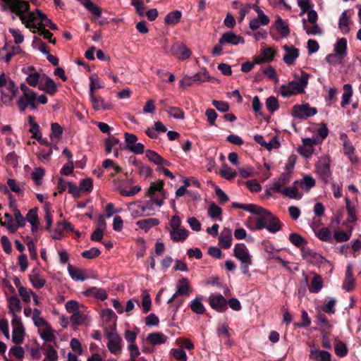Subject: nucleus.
Masks as SVG:
<instances>
[{"label": "nucleus", "mask_w": 361, "mask_h": 361, "mask_svg": "<svg viewBox=\"0 0 361 361\" xmlns=\"http://www.w3.org/2000/svg\"><path fill=\"white\" fill-rule=\"evenodd\" d=\"M4 2L3 9H10L12 13H16L20 17V20L25 25L27 28H33L32 31L35 32L37 28L34 21L36 20V16L34 13L29 12L27 16L23 13L27 11L30 8V5L27 1L22 0H1Z\"/></svg>", "instance_id": "1"}, {"label": "nucleus", "mask_w": 361, "mask_h": 361, "mask_svg": "<svg viewBox=\"0 0 361 361\" xmlns=\"http://www.w3.org/2000/svg\"><path fill=\"white\" fill-rule=\"evenodd\" d=\"M300 76L294 74L295 80L288 82V85H282L280 92L283 97L290 96L304 92L305 87L307 85L310 74L301 71Z\"/></svg>", "instance_id": "2"}, {"label": "nucleus", "mask_w": 361, "mask_h": 361, "mask_svg": "<svg viewBox=\"0 0 361 361\" xmlns=\"http://www.w3.org/2000/svg\"><path fill=\"white\" fill-rule=\"evenodd\" d=\"M156 204L159 207H161L164 204L163 200H159L154 197H151L150 200L145 203L142 202H136L130 203L128 205V209L130 214L134 217L147 216H149L151 213L149 211L152 210V204Z\"/></svg>", "instance_id": "3"}, {"label": "nucleus", "mask_w": 361, "mask_h": 361, "mask_svg": "<svg viewBox=\"0 0 361 361\" xmlns=\"http://www.w3.org/2000/svg\"><path fill=\"white\" fill-rule=\"evenodd\" d=\"M233 255L241 262L243 273L248 274L249 266L252 264V258L245 245L243 243L236 244L234 247Z\"/></svg>", "instance_id": "4"}, {"label": "nucleus", "mask_w": 361, "mask_h": 361, "mask_svg": "<svg viewBox=\"0 0 361 361\" xmlns=\"http://www.w3.org/2000/svg\"><path fill=\"white\" fill-rule=\"evenodd\" d=\"M253 212L252 214H255L257 215L255 221V227L256 230H262L264 228H267V224H268V221L269 220V216L267 213H271L269 210L264 209L263 207L258 206L256 204V208L253 209Z\"/></svg>", "instance_id": "5"}, {"label": "nucleus", "mask_w": 361, "mask_h": 361, "mask_svg": "<svg viewBox=\"0 0 361 361\" xmlns=\"http://www.w3.org/2000/svg\"><path fill=\"white\" fill-rule=\"evenodd\" d=\"M316 171L319 178L327 183L331 176L329 160L326 157H322L316 164Z\"/></svg>", "instance_id": "6"}, {"label": "nucleus", "mask_w": 361, "mask_h": 361, "mask_svg": "<svg viewBox=\"0 0 361 361\" xmlns=\"http://www.w3.org/2000/svg\"><path fill=\"white\" fill-rule=\"evenodd\" d=\"M317 114V109L315 107L310 106L308 104L295 105L292 111L293 116L299 118H306Z\"/></svg>", "instance_id": "7"}, {"label": "nucleus", "mask_w": 361, "mask_h": 361, "mask_svg": "<svg viewBox=\"0 0 361 361\" xmlns=\"http://www.w3.org/2000/svg\"><path fill=\"white\" fill-rule=\"evenodd\" d=\"M171 52L173 56L179 60H185L190 57L191 51L183 42H176L171 48Z\"/></svg>", "instance_id": "8"}, {"label": "nucleus", "mask_w": 361, "mask_h": 361, "mask_svg": "<svg viewBox=\"0 0 361 361\" xmlns=\"http://www.w3.org/2000/svg\"><path fill=\"white\" fill-rule=\"evenodd\" d=\"M209 303L212 309L219 312H224L227 310V300L221 295H211L209 298Z\"/></svg>", "instance_id": "9"}, {"label": "nucleus", "mask_w": 361, "mask_h": 361, "mask_svg": "<svg viewBox=\"0 0 361 361\" xmlns=\"http://www.w3.org/2000/svg\"><path fill=\"white\" fill-rule=\"evenodd\" d=\"M300 250L302 258L310 264L319 265L324 260V258L321 255L313 252L308 248L302 247Z\"/></svg>", "instance_id": "10"}, {"label": "nucleus", "mask_w": 361, "mask_h": 361, "mask_svg": "<svg viewBox=\"0 0 361 361\" xmlns=\"http://www.w3.org/2000/svg\"><path fill=\"white\" fill-rule=\"evenodd\" d=\"M191 292L188 280L185 278L180 279L177 284V290L172 297L169 299L168 303H171L179 295H188Z\"/></svg>", "instance_id": "11"}, {"label": "nucleus", "mask_w": 361, "mask_h": 361, "mask_svg": "<svg viewBox=\"0 0 361 361\" xmlns=\"http://www.w3.org/2000/svg\"><path fill=\"white\" fill-rule=\"evenodd\" d=\"M219 43L221 44H231L232 45H238L244 44L245 39L240 35H238L232 31L224 33L219 39Z\"/></svg>", "instance_id": "12"}, {"label": "nucleus", "mask_w": 361, "mask_h": 361, "mask_svg": "<svg viewBox=\"0 0 361 361\" xmlns=\"http://www.w3.org/2000/svg\"><path fill=\"white\" fill-rule=\"evenodd\" d=\"M89 95L92 108L95 111L108 110L111 108V104L109 102H105L102 97L97 96L95 93L92 92H89Z\"/></svg>", "instance_id": "13"}, {"label": "nucleus", "mask_w": 361, "mask_h": 361, "mask_svg": "<svg viewBox=\"0 0 361 361\" xmlns=\"http://www.w3.org/2000/svg\"><path fill=\"white\" fill-rule=\"evenodd\" d=\"M283 49L286 51V54L283 56V61L288 65H292L295 63V60L299 56L298 49L294 47H288V45L283 46Z\"/></svg>", "instance_id": "14"}, {"label": "nucleus", "mask_w": 361, "mask_h": 361, "mask_svg": "<svg viewBox=\"0 0 361 361\" xmlns=\"http://www.w3.org/2000/svg\"><path fill=\"white\" fill-rule=\"evenodd\" d=\"M310 359L313 361H331V355L327 351L312 349L310 350Z\"/></svg>", "instance_id": "15"}, {"label": "nucleus", "mask_w": 361, "mask_h": 361, "mask_svg": "<svg viewBox=\"0 0 361 361\" xmlns=\"http://www.w3.org/2000/svg\"><path fill=\"white\" fill-rule=\"evenodd\" d=\"M231 243H232L231 230L229 228H225L224 229V231H222L221 235L219 237V244L221 247H223L224 249H228L231 246Z\"/></svg>", "instance_id": "16"}, {"label": "nucleus", "mask_w": 361, "mask_h": 361, "mask_svg": "<svg viewBox=\"0 0 361 361\" xmlns=\"http://www.w3.org/2000/svg\"><path fill=\"white\" fill-rule=\"evenodd\" d=\"M270 216L269 220L268 221V224H267V229L270 233H276L281 229L282 224L280 221L279 219L274 215L272 213H267Z\"/></svg>", "instance_id": "17"}, {"label": "nucleus", "mask_w": 361, "mask_h": 361, "mask_svg": "<svg viewBox=\"0 0 361 361\" xmlns=\"http://www.w3.org/2000/svg\"><path fill=\"white\" fill-rule=\"evenodd\" d=\"M290 173H283L279 178V179L274 181L273 187L271 188L275 192H280L282 191V188L290 181Z\"/></svg>", "instance_id": "18"}, {"label": "nucleus", "mask_w": 361, "mask_h": 361, "mask_svg": "<svg viewBox=\"0 0 361 361\" xmlns=\"http://www.w3.org/2000/svg\"><path fill=\"white\" fill-rule=\"evenodd\" d=\"M137 226L145 232H147L152 227L159 224V221L156 218H149L139 220L136 222Z\"/></svg>", "instance_id": "19"}, {"label": "nucleus", "mask_w": 361, "mask_h": 361, "mask_svg": "<svg viewBox=\"0 0 361 361\" xmlns=\"http://www.w3.org/2000/svg\"><path fill=\"white\" fill-rule=\"evenodd\" d=\"M8 307L11 314L20 312L22 306L20 299L16 295L9 297L8 299Z\"/></svg>", "instance_id": "20"}, {"label": "nucleus", "mask_w": 361, "mask_h": 361, "mask_svg": "<svg viewBox=\"0 0 361 361\" xmlns=\"http://www.w3.org/2000/svg\"><path fill=\"white\" fill-rule=\"evenodd\" d=\"M350 18L348 16L347 11H344L340 18L338 21V27L341 31L344 34H348L350 32Z\"/></svg>", "instance_id": "21"}, {"label": "nucleus", "mask_w": 361, "mask_h": 361, "mask_svg": "<svg viewBox=\"0 0 361 361\" xmlns=\"http://www.w3.org/2000/svg\"><path fill=\"white\" fill-rule=\"evenodd\" d=\"M347 39L344 37L339 39L334 47V51L341 61L346 55Z\"/></svg>", "instance_id": "22"}, {"label": "nucleus", "mask_w": 361, "mask_h": 361, "mask_svg": "<svg viewBox=\"0 0 361 361\" xmlns=\"http://www.w3.org/2000/svg\"><path fill=\"white\" fill-rule=\"evenodd\" d=\"M275 51L271 48L268 47L262 50L259 57L261 59L255 58L256 63H261L263 62H270L274 57Z\"/></svg>", "instance_id": "23"}, {"label": "nucleus", "mask_w": 361, "mask_h": 361, "mask_svg": "<svg viewBox=\"0 0 361 361\" xmlns=\"http://www.w3.org/2000/svg\"><path fill=\"white\" fill-rule=\"evenodd\" d=\"M167 337L161 332L149 334L147 337V341L154 345L165 343Z\"/></svg>", "instance_id": "24"}, {"label": "nucleus", "mask_w": 361, "mask_h": 361, "mask_svg": "<svg viewBox=\"0 0 361 361\" xmlns=\"http://www.w3.org/2000/svg\"><path fill=\"white\" fill-rule=\"evenodd\" d=\"M113 183L114 185L116 187V189L119 190L120 194L124 197H131L137 194L141 190V187L139 185H135L130 190L127 191L121 188V187L118 185L120 180L118 179H114Z\"/></svg>", "instance_id": "25"}, {"label": "nucleus", "mask_w": 361, "mask_h": 361, "mask_svg": "<svg viewBox=\"0 0 361 361\" xmlns=\"http://www.w3.org/2000/svg\"><path fill=\"white\" fill-rule=\"evenodd\" d=\"M322 287L323 280L322 276L319 274H315L311 281L309 291L310 293H317L322 290Z\"/></svg>", "instance_id": "26"}, {"label": "nucleus", "mask_w": 361, "mask_h": 361, "mask_svg": "<svg viewBox=\"0 0 361 361\" xmlns=\"http://www.w3.org/2000/svg\"><path fill=\"white\" fill-rule=\"evenodd\" d=\"M171 238L174 242L184 241L188 235V231L185 228L171 230L170 231Z\"/></svg>", "instance_id": "27"}, {"label": "nucleus", "mask_w": 361, "mask_h": 361, "mask_svg": "<svg viewBox=\"0 0 361 361\" xmlns=\"http://www.w3.org/2000/svg\"><path fill=\"white\" fill-rule=\"evenodd\" d=\"M86 295H92L97 299L104 300L107 298V293L103 288H99L97 287H92L84 292Z\"/></svg>", "instance_id": "28"}, {"label": "nucleus", "mask_w": 361, "mask_h": 361, "mask_svg": "<svg viewBox=\"0 0 361 361\" xmlns=\"http://www.w3.org/2000/svg\"><path fill=\"white\" fill-rule=\"evenodd\" d=\"M121 338L120 336H114L112 339L109 340L107 343L109 351L114 355L120 353L121 350Z\"/></svg>", "instance_id": "29"}, {"label": "nucleus", "mask_w": 361, "mask_h": 361, "mask_svg": "<svg viewBox=\"0 0 361 361\" xmlns=\"http://www.w3.org/2000/svg\"><path fill=\"white\" fill-rule=\"evenodd\" d=\"M68 271L73 280L83 281L87 279L83 270L75 269L71 264H68Z\"/></svg>", "instance_id": "30"}, {"label": "nucleus", "mask_w": 361, "mask_h": 361, "mask_svg": "<svg viewBox=\"0 0 361 361\" xmlns=\"http://www.w3.org/2000/svg\"><path fill=\"white\" fill-rule=\"evenodd\" d=\"M40 337L46 342L54 341L56 336L54 334L53 329L51 325H47V327L42 330H39Z\"/></svg>", "instance_id": "31"}, {"label": "nucleus", "mask_w": 361, "mask_h": 361, "mask_svg": "<svg viewBox=\"0 0 361 361\" xmlns=\"http://www.w3.org/2000/svg\"><path fill=\"white\" fill-rule=\"evenodd\" d=\"M182 14L179 11H174L169 13L165 18L164 23L167 25H175L180 22Z\"/></svg>", "instance_id": "32"}, {"label": "nucleus", "mask_w": 361, "mask_h": 361, "mask_svg": "<svg viewBox=\"0 0 361 361\" xmlns=\"http://www.w3.org/2000/svg\"><path fill=\"white\" fill-rule=\"evenodd\" d=\"M354 151L355 148L350 142L348 140H345L343 142V152L352 162L355 163L357 161V157L354 154Z\"/></svg>", "instance_id": "33"}, {"label": "nucleus", "mask_w": 361, "mask_h": 361, "mask_svg": "<svg viewBox=\"0 0 361 361\" xmlns=\"http://www.w3.org/2000/svg\"><path fill=\"white\" fill-rule=\"evenodd\" d=\"M298 183V180L294 182V185L292 187L285 188L279 193L283 194L285 196L288 197L291 199H300L301 195H298V188L295 185Z\"/></svg>", "instance_id": "34"}, {"label": "nucleus", "mask_w": 361, "mask_h": 361, "mask_svg": "<svg viewBox=\"0 0 361 361\" xmlns=\"http://www.w3.org/2000/svg\"><path fill=\"white\" fill-rule=\"evenodd\" d=\"M343 93L342 95L341 106L344 107L350 102V98L353 94L352 86L350 84H345L343 85Z\"/></svg>", "instance_id": "35"}, {"label": "nucleus", "mask_w": 361, "mask_h": 361, "mask_svg": "<svg viewBox=\"0 0 361 361\" xmlns=\"http://www.w3.org/2000/svg\"><path fill=\"white\" fill-rule=\"evenodd\" d=\"M302 143L305 147V152H300V153L305 157H308L309 155L312 154V146L317 144V141L314 137H306L302 139Z\"/></svg>", "instance_id": "36"}, {"label": "nucleus", "mask_w": 361, "mask_h": 361, "mask_svg": "<svg viewBox=\"0 0 361 361\" xmlns=\"http://www.w3.org/2000/svg\"><path fill=\"white\" fill-rule=\"evenodd\" d=\"M276 27L283 37H286L290 33L288 24L280 16L277 17Z\"/></svg>", "instance_id": "37"}, {"label": "nucleus", "mask_w": 361, "mask_h": 361, "mask_svg": "<svg viewBox=\"0 0 361 361\" xmlns=\"http://www.w3.org/2000/svg\"><path fill=\"white\" fill-rule=\"evenodd\" d=\"M29 279L33 287L35 288H42L46 283L45 279L42 278L38 273L30 275Z\"/></svg>", "instance_id": "38"}, {"label": "nucleus", "mask_w": 361, "mask_h": 361, "mask_svg": "<svg viewBox=\"0 0 361 361\" xmlns=\"http://www.w3.org/2000/svg\"><path fill=\"white\" fill-rule=\"evenodd\" d=\"M164 181L163 180H158L156 183H152L150 184V186L148 190L147 195L151 197H154V194L156 191L159 192L163 195H164Z\"/></svg>", "instance_id": "39"}, {"label": "nucleus", "mask_w": 361, "mask_h": 361, "mask_svg": "<svg viewBox=\"0 0 361 361\" xmlns=\"http://www.w3.org/2000/svg\"><path fill=\"white\" fill-rule=\"evenodd\" d=\"M63 133V128L57 123H53L51 125V134L50 138L52 141L56 139L58 140L60 139Z\"/></svg>", "instance_id": "40"}, {"label": "nucleus", "mask_w": 361, "mask_h": 361, "mask_svg": "<svg viewBox=\"0 0 361 361\" xmlns=\"http://www.w3.org/2000/svg\"><path fill=\"white\" fill-rule=\"evenodd\" d=\"M45 172L41 167L35 168L31 173V177L37 185L42 184V179L44 176Z\"/></svg>", "instance_id": "41"}, {"label": "nucleus", "mask_w": 361, "mask_h": 361, "mask_svg": "<svg viewBox=\"0 0 361 361\" xmlns=\"http://www.w3.org/2000/svg\"><path fill=\"white\" fill-rule=\"evenodd\" d=\"M82 4L92 14L99 17L102 15V9L95 5L91 0H85Z\"/></svg>", "instance_id": "42"}, {"label": "nucleus", "mask_w": 361, "mask_h": 361, "mask_svg": "<svg viewBox=\"0 0 361 361\" xmlns=\"http://www.w3.org/2000/svg\"><path fill=\"white\" fill-rule=\"evenodd\" d=\"M41 90H44L45 92L50 95H54L57 91V87L54 80L48 77L47 78L44 87L41 88Z\"/></svg>", "instance_id": "43"}, {"label": "nucleus", "mask_w": 361, "mask_h": 361, "mask_svg": "<svg viewBox=\"0 0 361 361\" xmlns=\"http://www.w3.org/2000/svg\"><path fill=\"white\" fill-rule=\"evenodd\" d=\"M165 111L168 114L176 119L184 118V112L180 108L169 106L166 107Z\"/></svg>", "instance_id": "44"}, {"label": "nucleus", "mask_w": 361, "mask_h": 361, "mask_svg": "<svg viewBox=\"0 0 361 361\" xmlns=\"http://www.w3.org/2000/svg\"><path fill=\"white\" fill-rule=\"evenodd\" d=\"M208 214L209 216L212 219H221V216L222 214V209L221 207L217 206L214 202H212L209 207Z\"/></svg>", "instance_id": "45"}, {"label": "nucleus", "mask_w": 361, "mask_h": 361, "mask_svg": "<svg viewBox=\"0 0 361 361\" xmlns=\"http://www.w3.org/2000/svg\"><path fill=\"white\" fill-rule=\"evenodd\" d=\"M289 240L298 247L307 243V240L302 235L296 233H293L289 235Z\"/></svg>", "instance_id": "46"}, {"label": "nucleus", "mask_w": 361, "mask_h": 361, "mask_svg": "<svg viewBox=\"0 0 361 361\" xmlns=\"http://www.w3.org/2000/svg\"><path fill=\"white\" fill-rule=\"evenodd\" d=\"M51 204L50 203L47 202L45 204L44 210H45V216L44 219L47 221L46 230L50 233L52 232L51 225H52V215L51 213Z\"/></svg>", "instance_id": "47"}, {"label": "nucleus", "mask_w": 361, "mask_h": 361, "mask_svg": "<svg viewBox=\"0 0 361 361\" xmlns=\"http://www.w3.org/2000/svg\"><path fill=\"white\" fill-rule=\"evenodd\" d=\"M317 325H319L321 329L330 330L332 327V325L328 321L326 317L324 314L319 313L317 316Z\"/></svg>", "instance_id": "48"}, {"label": "nucleus", "mask_w": 361, "mask_h": 361, "mask_svg": "<svg viewBox=\"0 0 361 361\" xmlns=\"http://www.w3.org/2000/svg\"><path fill=\"white\" fill-rule=\"evenodd\" d=\"M25 329L14 328L12 334V341L16 344H20L23 341Z\"/></svg>", "instance_id": "49"}, {"label": "nucleus", "mask_w": 361, "mask_h": 361, "mask_svg": "<svg viewBox=\"0 0 361 361\" xmlns=\"http://www.w3.org/2000/svg\"><path fill=\"white\" fill-rule=\"evenodd\" d=\"M315 180L312 176L307 175L301 180L300 187L306 191H309L315 185Z\"/></svg>", "instance_id": "50"}, {"label": "nucleus", "mask_w": 361, "mask_h": 361, "mask_svg": "<svg viewBox=\"0 0 361 361\" xmlns=\"http://www.w3.org/2000/svg\"><path fill=\"white\" fill-rule=\"evenodd\" d=\"M190 308L194 312L198 314H203L205 310L204 307L201 302V299L199 298H196L192 301Z\"/></svg>", "instance_id": "51"}, {"label": "nucleus", "mask_w": 361, "mask_h": 361, "mask_svg": "<svg viewBox=\"0 0 361 361\" xmlns=\"http://www.w3.org/2000/svg\"><path fill=\"white\" fill-rule=\"evenodd\" d=\"M193 77V80H195L196 84H201L202 82L209 80L211 78L209 72L206 69H203L199 73H197Z\"/></svg>", "instance_id": "52"}, {"label": "nucleus", "mask_w": 361, "mask_h": 361, "mask_svg": "<svg viewBox=\"0 0 361 361\" xmlns=\"http://www.w3.org/2000/svg\"><path fill=\"white\" fill-rule=\"evenodd\" d=\"M220 175L226 180H231L236 176L237 173L224 164L220 170Z\"/></svg>", "instance_id": "53"}, {"label": "nucleus", "mask_w": 361, "mask_h": 361, "mask_svg": "<svg viewBox=\"0 0 361 361\" xmlns=\"http://www.w3.org/2000/svg\"><path fill=\"white\" fill-rule=\"evenodd\" d=\"M266 106L271 113L276 111L279 108L278 99L274 96L268 97L266 100Z\"/></svg>", "instance_id": "54"}, {"label": "nucleus", "mask_w": 361, "mask_h": 361, "mask_svg": "<svg viewBox=\"0 0 361 361\" xmlns=\"http://www.w3.org/2000/svg\"><path fill=\"white\" fill-rule=\"evenodd\" d=\"M90 91L89 92L95 93L94 90L96 89H101L103 88V86L101 85L99 81V78L96 75H92L90 77Z\"/></svg>", "instance_id": "55"}, {"label": "nucleus", "mask_w": 361, "mask_h": 361, "mask_svg": "<svg viewBox=\"0 0 361 361\" xmlns=\"http://www.w3.org/2000/svg\"><path fill=\"white\" fill-rule=\"evenodd\" d=\"M35 93H31L30 95H28L27 97L25 98V95L20 96L18 99L17 100V104L19 108V109L21 111H25V110L27 109V107L29 105L30 103V98L32 97Z\"/></svg>", "instance_id": "56"}, {"label": "nucleus", "mask_w": 361, "mask_h": 361, "mask_svg": "<svg viewBox=\"0 0 361 361\" xmlns=\"http://www.w3.org/2000/svg\"><path fill=\"white\" fill-rule=\"evenodd\" d=\"M26 219L31 226H34V224H39L37 215V209L32 208L30 209L26 215Z\"/></svg>", "instance_id": "57"}, {"label": "nucleus", "mask_w": 361, "mask_h": 361, "mask_svg": "<svg viewBox=\"0 0 361 361\" xmlns=\"http://www.w3.org/2000/svg\"><path fill=\"white\" fill-rule=\"evenodd\" d=\"M302 24L303 28L305 30L307 35H316L322 34V30L317 23L312 24V27L309 28L308 26L306 25V20L302 19Z\"/></svg>", "instance_id": "58"}, {"label": "nucleus", "mask_w": 361, "mask_h": 361, "mask_svg": "<svg viewBox=\"0 0 361 361\" xmlns=\"http://www.w3.org/2000/svg\"><path fill=\"white\" fill-rule=\"evenodd\" d=\"M317 235L322 241L329 242L331 240V233L326 227L319 229Z\"/></svg>", "instance_id": "59"}, {"label": "nucleus", "mask_w": 361, "mask_h": 361, "mask_svg": "<svg viewBox=\"0 0 361 361\" xmlns=\"http://www.w3.org/2000/svg\"><path fill=\"white\" fill-rule=\"evenodd\" d=\"M100 250L97 247H92L90 250H85L81 253L82 257L88 259H94L100 255Z\"/></svg>", "instance_id": "60"}, {"label": "nucleus", "mask_w": 361, "mask_h": 361, "mask_svg": "<svg viewBox=\"0 0 361 361\" xmlns=\"http://www.w3.org/2000/svg\"><path fill=\"white\" fill-rule=\"evenodd\" d=\"M334 350L336 355L341 357L345 356L348 353V348L346 345L341 341L336 344Z\"/></svg>", "instance_id": "61"}, {"label": "nucleus", "mask_w": 361, "mask_h": 361, "mask_svg": "<svg viewBox=\"0 0 361 361\" xmlns=\"http://www.w3.org/2000/svg\"><path fill=\"white\" fill-rule=\"evenodd\" d=\"M63 221H58L56 224L55 228L52 231L53 234L51 237L53 239L59 240L63 236Z\"/></svg>", "instance_id": "62"}, {"label": "nucleus", "mask_w": 361, "mask_h": 361, "mask_svg": "<svg viewBox=\"0 0 361 361\" xmlns=\"http://www.w3.org/2000/svg\"><path fill=\"white\" fill-rule=\"evenodd\" d=\"M145 153L146 157L151 162H153L156 165H160L161 157L159 154L151 149H147Z\"/></svg>", "instance_id": "63"}, {"label": "nucleus", "mask_w": 361, "mask_h": 361, "mask_svg": "<svg viewBox=\"0 0 361 361\" xmlns=\"http://www.w3.org/2000/svg\"><path fill=\"white\" fill-rule=\"evenodd\" d=\"M46 358L51 361H56L58 359V354L56 350L51 344L46 345Z\"/></svg>", "instance_id": "64"}]
</instances>
